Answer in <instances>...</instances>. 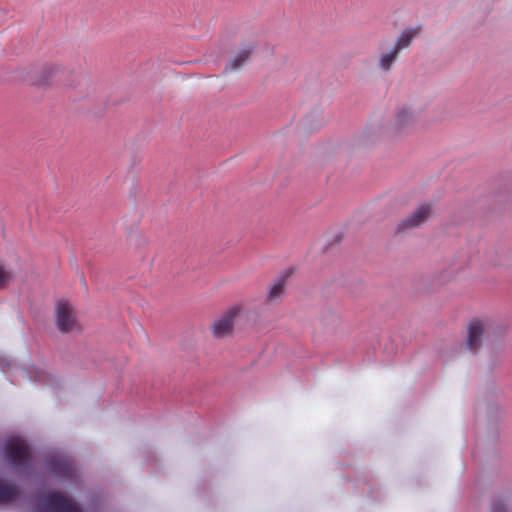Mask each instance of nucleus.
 Wrapping results in <instances>:
<instances>
[{
	"label": "nucleus",
	"mask_w": 512,
	"mask_h": 512,
	"mask_svg": "<svg viewBox=\"0 0 512 512\" xmlns=\"http://www.w3.org/2000/svg\"><path fill=\"white\" fill-rule=\"evenodd\" d=\"M5 456L12 466L24 467L30 461V448L23 439L12 438L6 443Z\"/></svg>",
	"instance_id": "1"
},
{
	"label": "nucleus",
	"mask_w": 512,
	"mask_h": 512,
	"mask_svg": "<svg viewBox=\"0 0 512 512\" xmlns=\"http://www.w3.org/2000/svg\"><path fill=\"white\" fill-rule=\"evenodd\" d=\"M45 512H81L80 507L62 493L51 491L43 497Z\"/></svg>",
	"instance_id": "2"
},
{
	"label": "nucleus",
	"mask_w": 512,
	"mask_h": 512,
	"mask_svg": "<svg viewBox=\"0 0 512 512\" xmlns=\"http://www.w3.org/2000/svg\"><path fill=\"white\" fill-rule=\"evenodd\" d=\"M241 308L233 306L229 308L222 316L214 321L211 326L212 334L215 338H224L232 334L235 319L240 314Z\"/></svg>",
	"instance_id": "3"
},
{
	"label": "nucleus",
	"mask_w": 512,
	"mask_h": 512,
	"mask_svg": "<svg viewBox=\"0 0 512 512\" xmlns=\"http://www.w3.org/2000/svg\"><path fill=\"white\" fill-rule=\"evenodd\" d=\"M56 325L63 332H70L76 326V316L72 305L66 300H60L56 304Z\"/></svg>",
	"instance_id": "4"
},
{
	"label": "nucleus",
	"mask_w": 512,
	"mask_h": 512,
	"mask_svg": "<svg viewBox=\"0 0 512 512\" xmlns=\"http://www.w3.org/2000/svg\"><path fill=\"white\" fill-rule=\"evenodd\" d=\"M431 205L421 204L410 216L398 225V231L421 226L431 215Z\"/></svg>",
	"instance_id": "5"
},
{
	"label": "nucleus",
	"mask_w": 512,
	"mask_h": 512,
	"mask_svg": "<svg viewBox=\"0 0 512 512\" xmlns=\"http://www.w3.org/2000/svg\"><path fill=\"white\" fill-rule=\"evenodd\" d=\"M49 469L53 474L63 478H72L75 473L74 465L67 456H52L48 459Z\"/></svg>",
	"instance_id": "6"
},
{
	"label": "nucleus",
	"mask_w": 512,
	"mask_h": 512,
	"mask_svg": "<svg viewBox=\"0 0 512 512\" xmlns=\"http://www.w3.org/2000/svg\"><path fill=\"white\" fill-rule=\"evenodd\" d=\"M483 333H484L483 322L480 320L471 321V323L469 324V327H468V339H467V347L471 351L474 352L479 347Z\"/></svg>",
	"instance_id": "7"
},
{
	"label": "nucleus",
	"mask_w": 512,
	"mask_h": 512,
	"mask_svg": "<svg viewBox=\"0 0 512 512\" xmlns=\"http://www.w3.org/2000/svg\"><path fill=\"white\" fill-rule=\"evenodd\" d=\"M421 30V25H418L417 27L406 28L396 40L393 48L400 53L402 49L411 45L412 41L421 32Z\"/></svg>",
	"instance_id": "8"
},
{
	"label": "nucleus",
	"mask_w": 512,
	"mask_h": 512,
	"mask_svg": "<svg viewBox=\"0 0 512 512\" xmlns=\"http://www.w3.org/2000/svg\"><path fill=\"white\" fill-rule=\"evenodd\" d=\"M254 51V46H248L241 49L227 64L225 72L240 69L250 58Z\"/></svg>",
	"instance_id": "9"
},
{
	"label": "nucleus",
	"mask_w": 512,
	"mask_h": 512,
	"mask_svg": "<svg viewBox=\"0 0 512 512\" xmlns=\"http://www.w3.org/2000/svg\"><path fill=\"white\" fill-rule=\"evenodd\" d=\"M17 497V489L2 480H0V503H8Z\"/></svg>",
	"instance_id": "10"
},
{
	"label": "nucleus",
	"mask_w": 512,
	"mask_h": 512,
	"mask_svg": "<svg viewBox=\"0 0 512 512\" xmlns=\"http://www.w3.org/2000/svg\"><path fill=\"white\" fill-rule=\"evenodd\" d=\"M399 52L392 48L389 52L383 53L379 58V65L383 71H389L398 57Z\"/></svg>",
	"instance_id": "11"
},
{
	"label": "nucleus",
	"mask_w": 512,
	"mask_h": 512,
	"mask_svg": "<svg viewBox=\"0 0 512 512\" xmlns=\"http://www.w3.org/2000/svg\"><path fill=\"white\" fill-rule=\"evenodd\" d=\"M414 115L409 109H401L396 117V125L402 129L413 123Z\"/></svg>",
	"instance_id": "12"
},
{
	"label": "nucleus",
	"mask_w": 512,
	"mask_h": 512,
	"mask_svg": "<svg viewBox=\"0 0 512 512\" xmlns=\"http://www.w3.org/2000/svg\"><path fill=\"white\" fill-rule=\"evenodd\" d=\"M285 289V279H279L270 289L268 293V300L274 301L281 297Z\"/></svg>",
	"instance_id": "13"
},
{
	"label": "nucleus",
	"mask_w": 512,
	"mask_h": 512,
	"mask_svg": "<svg viewBox=\"0 0 512 512\" xmlns=\"http://www.w3.org/2000/svg\"><path fill=\"white\" fill-rule=\"evenodd\" d=\"M56 71L55 67H45L43 69V73L45 74L42 78L35 81L38 85H44L49 82V78L52 76V74Z\"/></svg>",
	"instance_id": "14"
},
{
	"label": "nucleus",
	"mask_w": 512,
	"mask_h": 512,
	"mask_svg": "<svg viewBox=\"0 0 512 512\" xmlns=\"http://www.w3.org/2000/svg\"><path fill=\"white\" fill-rule=\"evenodd\" d=\"M10 278V273L5 269L3 265L0 264V288L4 287Z\"/></svg>",
	"instance_id": "15"
},
{
	"label": "nucleus",
	"mask_w": 512,
	"mask_h": 512,
	"mask_svg": "<svg viewBox=\"0 0 512 512\" xmlns=\"http://www.w3.org/2000/svg\"><path fill=\"white\" fill-rule=\"evenodd\" d=\"M491 512H506L505 505L501 501L493 503Z\"/></svg>",
	"instance_id": "16"
}]
</instances>
